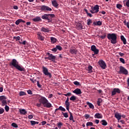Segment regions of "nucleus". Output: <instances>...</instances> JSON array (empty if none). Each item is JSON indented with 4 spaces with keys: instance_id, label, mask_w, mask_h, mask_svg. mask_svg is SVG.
Returning a JSON list of instances; mask_svg holds the SVG:
<instances>
[{
    "instance_id": "38",
    "label": "nucleus",
    "mask_w": 129,
    "mask_h": 129,
    "mask_svg": "<svg viewBox=\"0 0 129 129\" xmlns=\"http://www.w3.org/2000/svg\"><path fill=\"white\" fill-rule=\"evenodd\" d=\"M95 54H97L99 53V50L97 48H96L93 51Z\"/></svg>"
},
{
    "instance_id": "21",
    "label": "nucleus",
    "mask_w": 129,
    "mask_h": 129,
    "mask_svg": "<svg viewBox=\"0 0 129 129\" xmlns=\"http://www.w3.org/2000/svg\"><path fill=\"white\" fill-rule=\"evenodd\" d=\"M70 100H71L73 102H75L77 100V97L74 95H73L71 98H70Z\"/></svg>"
},
{
    "instance_id": "8",
    "label": "nucleus",
    "mask_w": 129,
    "mask_h": 129,
    "mask_svg": "<svg viewBox=\"0 0 129 129\" xmlns=\"http://www.w3.org/2000/svg\"><path fill=\"white\" fill-rule=\"evenodd\" d=\"M99 12V6L95 5L93 7L91 8V10H90V13L91 14H97Z\"/></svg>"
},
{
    "instance_id": "12",
    "label": "nucleus",
    "mask_w": 129,
    "mask_h": 129,
    "mask_svg": "<svg viewBox=\"0 0 129 129\" xmlns=\"http://www.w3.org/2000/svg\"><path fill=\"white\" fill-rule=\"evenodd\" d=\"M37 39L40 40V41H44L45 37L42 35L41 32H37Z\"/></svg>"
},
{
    "instance_id": "41",
    "label": "nucleus",
    "mask_w": 129,
    "mask_h": 129,
    "mask_svg": "<svg viewBox=\"0 0 129 129\" xmlns=\"http://www.w3.org/2000/svg\"><path fill=\"white\" fill-rule=\"evenodd\" d=\"M74 84H75V85H77V86H80V83H79V82L78 81H75L73 82Z\"/></svg>"
},
{
    "instance_id": "28",
    "label": "nucleus",
    "mask_w": 129,
    "mask_h": 129,
    "mask_svg": "<svg viewBox=\"0 0 129 129\" xmlns=\"http://www.w3.org/2000/svg\"><path fill=\"white\" fill-rule=\"evenodd\" d=\"M70 116L69 118L70 120H72L73 122H75V120H74V117H73V115L71 112H70Z\"/></svg>"
},
{
    "instance_id": "60",
    "label": "nucleus",
    "mask_w": 129,
    "mask_h": 129,
    "mask_svg": "<svg viewBox=\"0 0 129 129\" xmlns=\"http://www.w3.org/2000/svg\"><path fill=\"white\" fill-rule=\"evenodd\" d=\"M33 116L32 115H29L28 116V118H29V119H32V118H33Z\"/></svg>"
},
{
    "instance_id": "56",
    "label": "nucleus",
    "mask_w": 129,
    "mask_h": 129,
    "mask_svg": "<svg viewBox=\"0 0 129 129\" xmlns=\"http://www.w3.org/2000/svg\"><path fill=\"white\" fill-rule=\"evenodd\" d=\"M27 93H28V94H30V95L33 94V92H32L31 90H28L27 91Z\"/></svg>"
},
{
    "instance_id": "52",
    "label": "nucleus",
    "mask_w": 129,
    "mask_h": 129,
    "mask_svg": "<svg viewBox=\"0 0 129 129\" xmlns=\"http://www.w3.org/2000/svg\"><path fill=\"white\" fill-rule=\"evenodd\" d=\"M5 112V109L3 108L0 109V114H3V113Z\"/></svg>"
},
{
    "instance_id": "37",
    "label": "nucleus",
    "mask_w": 129,
    "mask_h": 129,
    "mask_svg": "<svg viewBox=\"0 0 129 129\" xmlns=\"http://www.w3.org/2000/svg\"><path fill=\"white\" fill-rule=\"evenodd\" d=\"M91 24H92V20H91V19H88L87 20L88 26H90V25H91Z\"/></svg>"
},
{
    "instance_id": "16",
    "label": "nucleus",
    "mask_w": 129,
    "mask_h": 129,
    "mask_svg": "<svg viewBox=\"0 0 129 129\" xmlns=\"http://www.w3.org/2000/svg\"><path fill=\"white\" fill-rule=\"evenodd\" d=\"M19 112L20 114L25 115V114H27L28 112L25 109H19Z\"/></svg>"
},
{
    "instance_id": "24",
    "label": "nucleus",
    "mask_w": 129,
    "mask_h": 129,
    "mask_svg": "<svg viewBox=\"0 0 129 129\" xmlns=\"http://www.w3.org/2000/svg\"><path fill=\"white\" fill-rule=\"evenodd\" d=\"M83 27H82V24L81 23H78L77 24V30H82Z\"/></svg>"
},
{
    "instance_id": "55",
    "label": "nucleus",
    "mask_w": 129,
    "mask_h": 129,
    "mask_svg": "<svg viewBox=\"0 0 129 129\" xmlns=\"http://www.w3.org/2000/svg\"><path fill=\"white\" fill-rule=\"evenodd\" d=\"M19 43L20 44H22V45H26L27 41L26 40H24L23 42H21V41H19Z\"/></svg>"
},
{
    "instance_id": "19",
    "label": "nucleus",
    "mask_w": 129,
    "mask_h": 129,
    "mask_svg": "<svg viewBox=\"0 0 129 129\" xmlns=\"http://www.w3.org/2000/svg\"><path fill=\"white\" fill-rule=\"evenodd\" d=\"M49 57V60H50L52 62H55V60H56V56H54L53 54H51Z\"/></svg>"
},
{
    "instance_id": "9",
    "label": "nucleus",
    "mask_w": 129,
    "mask_h": 129,
    "mask_svg": "<svg viewBox=\"0 0 129 129\" xmlns=\"http://www.w3.org/2000/svg\"><path fill=\"white\" fill-rule=\"evenodd\" d=\"M7 97L5 96H0V100L2 102V106H5L8 104L7 102Z\"/></svg>"
},
{
    "instance_id": "43",
    "label": "nucleus",
    "mask_w": 129,
    "mask_h": 129,
    "mask_svg": "<svg viewBox=\"0 0 129 129\" xmlns=\"http://www.w3.org/2000/svg\"><path fill=\"white\" fill-rule=\"evenodd\" d=\"M62 115H63L64 117H66V118H67V117H68V112H62Z\"/></svg>"
},
{
    "instance_id": "13",
    "label": "nucleus",
    "mask_w": 129,
    "mask_h": 129,
    "mask_svg": "<svg viewBox=\"0 0 129 129\" xmlns=\"http://www.w3.org/2000/svg\"><path fill=\"white\" fill-rule=\"evenodd\" d=\"M73 93H75L77 95H79V94H81L82 92H81V89L79 88L76 89L74 91H73Z\"/></svg>"
},
{
    "instance_id": "17",
    "label": "nucleus",
    "mask_w": 129,
    "mask_h": 129,
    "mask_svg": "<svg viewBox=\"0 0 129 129\" xmlns=\"http://www.w3.org/2000/svg\"><path fill=\"white\" fill-rule=\"evenodd\" d=\"M95 118H102L103 116L101 113H96L94 115Z\"/></svg>"
},
{
    "instance_id": "54",
    "label": "nucleus",
    "mask_w": 129,
    "mask_h": 129,
    "mask_svg": "<svg viewBox=\"0 0 129 129\" xmlns=\"http://www.w3.org/2000/svg\"><path fill=\"white\" fill-rule=\"evenodd\" d=\"M101 25H102V22L101 21L97 22V26H101Z\"/></svg>"
},
{
    "instance_id": "48",
    "label": "nucleus",
    "mask_w": 129,
    "mask_h": 129,
    "mask_svg": "<svg viewBox=\"0 0 129 129\" xmlns=\"http://www.w3.org/2000/svg\"><path fill=\"white\" fill-rule=\"evenodd\" d=\"M116 8H117V9H119V10H120V9H121V8H122V5H121L120 4H117Z\"/></svg>"
},
{
    "instance_id": "30",
    "label": "nucleus",
    "mask_w": 129,
    "mask_h": 129,
    "mask_svg": "<svg viewBox=\"0 0 129 129\" xmlns=\"http://www.w3.org/2000/svg\"><path fill=\"white\" fill-rule=\"evenodd\" d=\"M56 110H61V111H66V109L61 106H59L58 108H56Z\"/></svg>"
},
{
    "instance_id": "35",
    "label": "nucleus",
    "mask_w": 129,
    "mask_h": 129,
    "mask_svg": "<svg viewBox=\"0 0 129 129\" xmlns=\"http://www.w3.org/2000/svg\"><path fill=\"white\" fill-rule=\"evenodd\" d=\"M11 125L12 126H13V127H15L16 128L19 127V126L18 125V124L15 122L12 123Z\"/></svg>"
},
{
    "instance_id": "14",
    "label": "nucleus",
    "mask_w": 129,
    "mask_h": 129,
    "mask_svg": "<svg viewBox=\"0 0 129 129\" xmlns=\"http://www.w3.org/2000/svg\"><path fill=\"white\" fill-rule=\"evenodd\" d=\"M114 116L117 120H120V119H121V114L118 112H116L114 114Z\"/></svg>"
},
{
    "instance_id": "45",
    "label": "nucleus",
    "mask_w": 129,
    "mask_h": 129,
    "mask_svg": "<svg viewBox=\"0 0 129 129\" xmlns=\"http://www.w3.org/2000/svg\"><path fill=\"white\" fill-rule=\"evenodd\" d=\"M96 49V46L95 45H92L91 47V51H93L94 50Z\"/></svg>"
},
{
    "instance_id": "47",
    "label": "nucleus",
    "mask_w": 129,
    "mask_h": 129,
    "mask_svg": "<svg viewBox=\"0 0 129 129\" xmlns=\"http://www.w3.org/2000/svg\"><path fill=\"white\" fill-rule=\"evenodd\" d=\"M37 85L39 88H42V85H40V81H37Z\"/></svg>"
},
{
    "instance_id": "10",
    "label": "nucleus",
    "mask_w": 129,
    "mask_h": 129,
    "mask_svg": "<svg viewBox=\"0 0 129 129\" xmlns=\"http://www.w3.org/2000/svg\"><path fill=\"white\" fill-rule=\"evenodd\" d=\"M98 63L99 66H100L101 68H102V69H106V63H105V61L101 59V60H100Z\"/></svg>"
},
{
    "instance_id": "63",
    "label": "nucleus",
    "mask_w": 129,
    "mask_h": 129,
    "mask_svg": "<svg viewBox=\"0 0 129 129\" xmlns=\"http://www.w3.org/2000/svg\"><path fill=\"white\" fill-rule=\"evenodd\" d=\"M106 37V35L105 34L104 36H102V35L101 36L100 38H101V39H105Z\"/></svg>"
},
{
    "instance_id": "59",
    "label": "nucleus",
    "mask_w": 129,
    "mask_h": 129,
    "mask_svg": "<svg viewBox=\"0 0 129 129\" xmlns=\"http://www.w3.org/2000/svg\"><path fill=\"white\" fill-rule=\"evenodd\" d=\"M41 105H42L41 103L36 104V106H37V107H41Z\"/></svg>"
},
{
    "instance_id": "44",
    "label": "nucleus",
    "mask_w": 129,
    "mask_h": 129,
    "mask_svg": "<svg viewBox=\"0 0 129 129\" xmlns=\"http://www.w3.org/2000/svg\"><path fill=\"white\" fill-rule=\"evenodd\" d=\"M5 110L7 112H8L9 110H10V107L8 105H6L5 107Z\"/></svg>"
},
{
    "instance_id": "18",
    "label": "nucleus",
    "mask_w": 129,
    "mask_h": 129,
    "mask_svg": "<svg viewBox=\"0 0 129 129\" xmlns=\"http://www.w3.org/2000/svg\"><path fill=\"white\" fill-rule=\"evenodd\" d=\"M41 32H44V33H49L50 32V30L49 28H46L45 27H42L41 28Z\"/></svg>"
},
{
    "instance_id": "6",
    "label": "nucleus",
    "mask_w": 129,
    "mask_h": 129,
    "mask_svg": "<svg viewBox=\"0 0 129 129\" xmlns=\"http://www.w3.org/2000/svg\"><path fill=\"white\" fill-rule=\"evenodd\" d=\"M119 74H123L124 75H127L128 74V71L124 67L122 66L119 67V71L118 72Z\"/></svg>"
},
{
    "instance_id": "15",
    "label": "nucleus",
    "mask_w": 129,
    "mask_h": 129,
    "mask_svg": "<svg viewBox=\"0 0 129 129\" xmlns=\"http://www.w3.org/2000/svg\"><path fill=\"white\" fill-rule=\"evenodd\" d=\"M70 53L72 55H76V54H77V49L75 48H71L70 49Z\"/></svg>"
},
{
    "instance_id": "23",
    "label": "nucleus",
    "mask_w": 129,
    "mask_h": 129,
    "mask_svg": "<svg viewBox=\"0 0 129 129\" xmlns=\"http://www.w3.org/2000/svg\"><path fill=\"white\" fill-rule=\"evenodd\" d=\"M33 22H40V21H42L41 17H36L35 18L32 19Z\"/></svg>"
},
{
    "instance_id": "36",
    "label": "nucleus",
    "mask_w": 129,
    "mask_h": 129,
    "mask_svg": "<svg viewBox=\"0 0 129 129\" xmlns=\"http://www.w3.org/2000/svg\"><path fill=\"white\" fill-rule=\"evenodd\" d=\"M13 39H14V40H16V41H20V40H21V37H20V36H14L13 37Z\"/></svg>"
},
{
    "instance_id": "26",
    "label": "nucleus",
    "mask_w": 129,
    "mask_h": 129,
    "mask_svg": "<svg viewBox=\"0 0 129 129\" xmlns=\"http://www.w3.org/2000/svg\"><path fill=\"white\" fill-rule=\"evenodd\" d=\"M50 41L51 43H52V44H55V43L57 42V39H56L55 37H51L50 38Z\"/></svg>"
},
{
    "instance_id": "2",
    "label": "nucleus",
    "mask_w": 129,
    "mask_h": 129,
    "mask_svg": "<svg viewBox=\"0 0 129 129\" xmlns=\"http://www.w3.org/2000/svg\"><path fill=\"white\" fill-rule=\"evenodd\" d=\"M39 102L41 103L44 107H46L47 108H51V107H53L52 106V104L49 102V101L46 97L40 96L39 99Z\"/></svg>"
},
{
    "instance_id": "62",
    "label": "nucleus",
    "mask_w": 129,
    "mask_h": 129,
    "mask_svg": "<svg viewBox=\"0 0 129 129\" xmlns=\"http://www.w3.org/2000/svg\"><path fill=\"white\" fill-rule=\"evenodd\" d=\"M47 123V122L46 121H43L41 122L42 125H45Z\"/></svg>"
},
{
    "instance_id": "49",
    "label": "nucleus",
    "mask_w": 129,
    "mask_h": 129,
    "mask_svg": "<svg viewBox=\"0 0 129 129\" xmlns=\"http://www.w3.org/2000/svg\"><path fill=\"white\" fill-rule=\"evenodd\" d=\"M66 106V109L67 110L70 112V111H69V107L70 106V104H65Z\"/></svg>"
},
{
    "instance_id": "57",
    "label": "nucleus",
    "mask_w": 129,
    "mask_h": 129,
    "mask_svg": "<svg viewBox=\"0 0 129 129\" xmlns=\"http://www.w3.org/2000/svg\"><path fill=\"white\" fill-rule=\"evenodd\" d=\"M30 81H31V82H32V83H36V80H33V79H30Z\"/></svg>"
},
{
    "instance_id": "31",
    "label": "nucleus",
    "mask_w": 129,
    "mask_h": 129,
    "mask_svg": "<svg viewBox=\"0 0 129 129\" xmlns=\"http://www.w3.org/2000/svg\"><path fill=\"white\" fill-rule=\"evenodd\" d=\"M100 123H101V124L102 125H107V122L106 121V120L103 119L100 121Z\"/></svg>"
},
{
    "instance_id": "1",
    "label": "nucleus",
    "mask_w": 129,
    "mask_h": 129,
    "mask_svg": "<svg viewBox=\"0 0 129 129\" xmlns=\"http://www.w3.org/2000/svg\"><path fill=\"white\" fill-rule=\"evenodd\" d=\"M9 66L11 68H16L19 71H26V69L23 67V66L20 65L19 62L17 59L14 58L9 63Z\"/></svg>"
},
{
    "instance_id": "11",
    "label": "nucleus",
    "mask_w": 129,
    "mask_h": 129,
    "mask_svg": "<svg viewBox=\"0 0 129 129\" xmlns=\"http://www.w3.org/2000/svg\"><path fill=\"white\" fill-rule=\"evenodd\" d=\"M116 93H120V90L119 88H114L111 92V96H114Z\"/></svg>"
},
{
    "instance_id": "64",
    "label": "nucleus",
    "mask_w": 129,
    "mask_h": 129,
    "mask_svg": "<svg viewBox=\"0 0 129 129\" xmlns=\"http://www.w3.org/2000/svg\"><path fill=\"white\" fill-rule=\"evenodd\" d=\"M125 26H126L127 28H128V29H129V22H127Z\"/></svg>"
},
{
    "instance_id": "32",
    "label": "nucleus",
    "mask_w": 129,
    "mask_h": 129,
    "mask_svg": "<svg viewBox=\"0 0 129 129\" xmlns=\"http://www.w3.org/2000/svg\"><path fill=\"white\" fill-rule=\"evenodd\" d=\"M30 123H31V125H35V124H39V122L36 121H33V120H31Z\"/></svg>"
},
{
    "instance_id": "20",
    "label": "nucleus",
    "mask_w": 129,
    "mask_h": 129,
    "mask_svg": "<svg viewBox=\"0 0 129 129\" xmlns=\"http://www.w3.org/2000/svg\"><path fill=\"white\" fill-rule=\"evenodd\" d=\"M120 38L121 41L123 42V44H124V45H125V44H126V39H125V38H124V36H123V35H121Z\"/></svg>"
},
{
    "instance_id": "50",
    "label": "nucleus",
    "mask_w": 129,
    "mask_h": 129,
    "mask_svg": "<svg viewBox=\"0 0 129 129\" xmlns=\"http://www.w3.org/2000/svg\"><path fill=\"white\" fill-rule=\"evenodd\" d=\"M65 104H70V103H69V97L67 98V100L65 101Z\"/></svg>"
},
{
    "instance_id": "5",
    "label": "nucleus",
    "mask_w": 129,
    "mask_h": 129,
    "mask_svg": "<svg viewBox=\"0 0 129 129\" xmlns=\"http://www.w3.org/2000/svg\"><path fill=\"white\" fill-rule=\"evenodd\" d=\"M40 10L44 13H48L49 12H52V9L46 5H42L40 6Z\"/></svg>"
},
{
    "instance_id": "42",
    "label": "nucleus",
    "mask_w": 129,
    "mask_h": 129,
    "mask_svg": "<svg viewBox=\"0 0 129 129\" xmlns=\"http://www.w3.org/2000/svg\"><path fill=\"white\" fill-rule=\"evenodd\" d=\"M119 60L121 62V63H122V64H125V61L124 60V59L123 58H120Z\"/></svg>"
},
{
    "instance_id": "61",
    "label": "nucleus",
    "mask_w": 129,
    "mask_h": 129,
    "mask_svg": "<svg viewBox=\"0 0 129 129\" xmlns=\"http://www.w3.org/2000/svg\"><path fill=\"white\" fill-rule=\"evenodd\" d=\"M51 51H52L53 52H57V48H56V47H55V48H52L51 49Z\"/></svg>"
},
{
    "instance_id": "51",
    "label": "nucleus",
    "mask_w": 129,
    "mask_h": 129,
    "mask_svg": "<svg viewBox=\"0 0 129 129\" xmlns=\"http://www.w3.org/2000/svg\"><path fill=\"white\" fill-rule=\"evenodd\" d=\"M20 23H21V19H18L16 21L15 24L16 25H20Z\"/></svg>"
},
{
    "instance_id": "27",
    "label": "nucleus",
    "mask_w": 129,
    "mask_h": 129,
    "mask_svg": "<svg viewBox=\"0 0 129 129\" xmlns=\"http://www.w3.org/2000/svg\"><path fill=\"white\" fill-rule=\"evenodd\" d=\"M87 105H89L90 108H91L92 109H94V106L93 105V104H92V103L89 102H87Z\"/></svg>"
},
{
    "instance_id": "25",
    "label": "nucleus",
    "mask_w": 129,
    "mask_h": 129,
    "mask_svg": "<svg viewBox=\"0 0 129 129\" xmlns=\"http://www.w3.org/2000/svg\"><path fill=\"white\" fill-rule=\"evenodd\" d=\"M52 5L54 7V8H57L58 6H59V4L57 3V1L55 0L53 1H52Z\"/></svg>"
},
{
    "instance_id": "58",
    "label": "nucleus",
    "mask_w": 129,
    "mask_h": 129,
    "mask_svg": "<svg viewBox=\"0 0 129 129\" xmlns=\"http://www.w3.org/2000/svg\"><path fill=\"white\" fill-rule=\"evenodd\" d=\"M118 54L120 56V57H123V56H124V53H123L119 52Z\"/></svg>"
},
{
    "instance_id": "22",
    "label": "nucleus",
    "mask_w": 129,
    "mask_h": 129,
    "mask_svg": "<svg viewBox=\"0 0 129 129\" xmlns=\"http://www.w3.org/2000/svg\"><path fill=\"white\" fill-rule=\"evenodd\" d=\"M92 69H93V68L91 66H89L88 67V69L87 70L88 71V73H92L93 71H92Z\"/></svg>"
},
{
    "instance_id": "34",
    "label": "nucleus",
    "mask_w": 129,
    "mask_h": 129,
    "mask_svg": "<svg viewBox=\"0 0 129 129\" xmlns=\"http://www.w3.org/2000/svg\"><path fill=\"white\" fill-rule=\"evenodd\" d=\"M57 126H58V128H61V126H63V123L61 122H59L57 124Z\"/></svg>"
},
{
    "instance_id": "46",
    "label": "nucleus",
    "mask_w": 129,
    "mask_h": 129,
    "mask_svg": "<svg viewBox=\"0 0 129 129\" xmlns=\"http://www.w3.org/2000/svg\"><path fill=\"white\" fill-rule=\"evenodd\" d=\"M63 95L64 96H71V95H72V93L69 92L67 94H63Z\"/></svg>"
},
{
    "instance_id": "33",
    "label": "nucleus",
    "mask_w": 129,
    "mask_h": 129,
    "mask_svg": "<svg viewBox=\"0 0 129 129\" xmlns=\"http://www.w3.org/2000/svg\"><path fill=\"white\" fill-rule=\"evenodd\" d=\"M87 126H93V123L92 122H88L86 123Z\"/></svg>"
},
{
    "instance_id": "7",
    "label": "nucleus",
    "mask_w": 129,
    "mask_h": 129,
    "mask_svg": "<svg viewBox=\"0 0 129 129\" xmlns=\"http://www.w3.org/2000/svg\"><path fill=\"white\" fill-rule=\"evenodd\" d=\"M42 72H43V74H44V75L45 76H48V77H49V78H52V74H51V73L49 72V70H48V69H47V68L43 66L42 67Z\"/></svg>"
},
{
    "instance_id": "3",
    "label": "nucleus",
    "mask_w": 129,
    "mask_h": 129,
    "mask_svg": "<svg viewBox=\"0 0 129 129\" xmlns=\"http://www.w3.org/2000/svg\"><path fill=\"white\" fill-rule=\"evenodd\" d=\"M107 38L110 41L111 44H116L117 43V35L115 33H108Z\"/></svg>"
},
{
    "instance_id": "40",
    "label": "nucleus",
    "mask_w": 129,
    "mask_h": 129,
    "mask_svg": "<svg viewBox=\"0 0 129 129\" xmlns=\"http://www.w3.org/2000/svg\"><path fill=\"white\" fill-rule=\"evenodd\" d=\"M55 47L56 48V50H59V51L62 50V47L60 45H56Z\"/></svg>"
},
{
    "instance_id": "53",
    "label": "nucleus",
    "mask_w": 129,
    "mask_h": 129,
    "mask_svg": "<svg viewBox=\"0 0 129 129\" xmlns=\"http://www.w3.org/2000/svg\"><path fill=\"white\" fill-rule=\"evenodd\" d=\"M90 117V115L88 114H86L85 115V118L86 119H87L88 118H89Z\"/></svg>"
},
{
    "instance_id": "29",
    "label": "nucleus",
    "mask_w": 129,
    "mask_h": 129,
    "mask_svg": "<svg viewBox=\"0 0 129 129\" xmlns=\"http://www.w3.org/2000/svg\"><path fill=\"white\" fill-rule=\"evenodd\" d=\"M102 102V99L101 98H98L97 102V104L98 105V106H100L101 104H100Z\"/></svg>"
},
{
    "instance_id": "4",
    "label": "nucleus",
    "mask_w": 129,
    "mask_h": 129,
    "mask_svg": "<svg viewBox=\"0 0 129 129\" xmlns=\"http://www.w3.org/2000/svg\"><path fill=\"white\" fill-rule=\"evenodd\" d=\"M52 18H55V15L50 14H44L42 16L41 19L48 21V23H51L52 21Z\"/></svg>"
},
{
    "instance_id": "39",
    "label": "nucleus",
    "mask_w": 129,
    "mask_h": 129,
    "mask_svg": "<svg viewBox=\"0 0 129 129\" xmlns=\"http://www.w3.org/2000/svg\"><path fill=\"white\" fill-rule=\"evenodd\" d=\"M20 96H24V95H26V93L25 92L21 91L19 93Z\"/></svg>"
}]
</instances>
